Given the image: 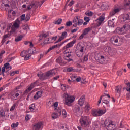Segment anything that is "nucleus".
Listing matches in <instances>:
<instances>
[{
  "label": "nucleus",
  "instance_id": "nucleus-39",
  "mask_svg": "<svg viewBox=\"0 0 130 130\" xmlns=\"http://www.w3.org/2000/svg\"><path fill=\"white\" fill-rule=\"evenodd\" d=\"M124 3L125 7H130V1L129 0H125Z\"/></svg>",
  "mask_w": 130,
  "mask_h": 130
},
{
  "label": "nucleus",
  "instance_id": "nucleus-36",
  "mask_svg": "<svg viewBox=\"0 0 130 130\" xmlns=\"http://www.w3.org/2000/svg\"><path fill=\"white\" fill-rule=\"evenodd\" d=\"M0 116H1V117H6V114H5V111L3 109H2L0 110Z\"/></svg>",
  "mask_w": 130,
  "mask_h": 130
},
{
  "label": "nucleus",
  "instance_id": "nucleus-14",
  "mask_svg": "<svg viewBox=\"0 0 130 130\" xmlns=\"http://www.w3.org/2000/svg\"><path fill=\"white\" fill-rule=\"evenodd\" d=\"M67 37H68V33L66 31L63 32L61 34V36L60 37L58 40L54 43L55 44L58 43V42H60V41L63 40L64 38H67Z\"/></svg>",
  "mask_w": 130,
  "mask_h": 130
},
{
  "label": "nucleus",
  "instance_id": "nucleus-3",
  "mask_svg": "<svg viewBox=\"0 0 130 130\" xmlns=\"http://www.w3.org/2000/svg\"><path fill=\"white\" fill-rule=\"evenodd\" d=\"M104 97L103 100H102V98ZM109 98H110V95H109V94H103V95H102L100 97V100H99L98 101V103L99 104H100V103H101V100H102V102L103 103V104H105V105H104V108L106 109V108H109L110 105H109Z\"/></svg>",
  "mask_w": 130,
  "mask_h": 130
},
{
  "label": "nucleus",
  "instance_id": "nucleus-59",
  "mask_svg": "<svg viewBox=\"0 0 130 130\" xmlns=\"http://www.w3.org/2000/svg\"><path fill=\"white\" fill-rule=\"evenodd\" d=\"M61 110V112H62V114L63 116H66L67 115V112L66 111V110Z\"/></svg>",
  "mask_w": 130,
  "mask_h": 130
},
{
  "label": "nucleus",
  "instance_id": "nucleus-52",
  "mask_svg": "<svg viewBox=\"0 0 130 130\" xmlns=\"http://www.w3.org/2000/svg\"><path fill=\"white\" fill-rule=\"evenodd\" d=\"M73 25V23L71 21H68L66 22V25L67 27H70Z\"/></svg>",
  "mask_w": 130,
  "mask_h": 130
},
{
  "label": "nucleus",
  "instance_id": "nucleus-21",
  "mask_svg": "<svg viewBox=\"0 0 130 130\" xmlns=\"http://www.w3.org/2000/svg\"><path fill=\"white\" fill-rule=\"evenodd\" d=\"M56 62H58V63H59L60 66H64L66 64V62H64V61L62 60L61 58V57L59 56L58 57L56 60Z\"/></svg>",
  "mask_w": 130,
  "mask_h": 130
},
{
  "label": "nucleus",
  "instance_id": "nucleus-56",
  "mask_svg": "<svg viewBox=\"0 0 130 130\" xmlns=\"http://www.w3.org/2000/svg\"><path fill=\"white\" fill-rule=\"evenodd\" d=\"M26 15L25 14H22L21 16H20V21H24L25 20V17Z\"/></svg>",
  "mask_w": 130,
  "mask_h": 130
},
{
  "label": "nucleus",
  "instance_id": "nucleus-26",
  "mask_svg": "<svg viewBox=\"0 0 130 130\" xmlns=\"http://www.w3.org/2000/svg\"><path fill=\"white\" fill-rule=\"evenodd\" d=\"M58 45H59L58 44L55 45L52 47H50L49 49L46 52H45V54H47L48 52H49L50 51H51V50H52L53 49H54V48H57V47H59Z\"/></svg>",
  "mask_w": 130,
  "mask_h": 130
},
{
  "label": "nucleus",
  "instance_id": "nucleus-44",
  "mask_svg": "<svg viewBox=\"0 0 130 130\" xmlns=\"http://www.w3.org/2000/svg\"><path fill=\"white\" fill-rule=\"evenodd\" d=\"M80 19V16H76L75 17H74V19H73V23H77V22H78L79 21Z\"/></svg>",
  "mask_w": 130,
  "mask_h": 130
},
{
  "label": "nucleus",
  "instance_id": "nucleus-45",
  "mask_svg": "<svg viewBox=\"0 0 130 130\" xmlns=\"http://www.w3.org/2000/svg\"><path fill=\"white\" fill-rule=\"evenodd\" d=\"M125 84H126V85H127V87L126 88V90L128 92H130V83H129V82H128V83L125 82Z\"/></svg>",
  "mask_w": 130,
  "mask_h": 130
},
{
  "label": "nucleus",
  "instance_id": "nucleus-61",
  "mask_svg": "<svg viewBox=\"0 0 130 130\" xmlns=\"http://www.w3.org/2000/svg\"><path fill=\"white\" fill-rule=\"evenodd\" d=\"M20 93H21V91H16L15 93V97H19V96H20Z\"/></svg>",
  "mask_w": 130,
  "mask_h": 130
},
{
  "label": "nucleus",
  "instance_id": "nucleus-42",
  "mask_svg": "<svg viewBox=\"0 0 130 130\" xmlns=\"http://www.w3.org/2000/svg\"><path fill=\"white\" fill-rule=\"evenodd\" d=\"M78 77V75L77 74H73L71 76V79L72 80V81H76V79H77V77Z\"/></svg>",
  "mask_w": 130,
  "mask_h": 130
},
{
  "label": "nucleus",
  "instance_id": "nucleus-13",
  "mask_svg": "<svg viewBox=\"0 0 130 130\" xmlns=\"http://www.w3.org/2000/svg\"><path fill=\"white\" fill-rule=\"evenodd\" d=\"M57 39V36L50 37L48 39L45 40V43H52Z\"/></svg>",
  "mask_w": 130,
  "mask_h": 130
},
{
  "label": "nucleus",
  "instance_id": "nucleus-53",
  "mask_svg": "<svg viewBox=\"0 0 130 130\" xmlns=\"http://www.w3.org/2000/svg\"><path fill=\"white\" fill-rule=\"evenodd\" d=\"M15 108H16V104H14L11 107L10 111H13V110H15Z\"/></svg>",
  "mask_w": 130,
  "mask_h": 130
},
{
  "label": "nucleus",
  "instance_id": "nucleus-35",
  "mask_svg": "<svg viewBox=\"0 0 130 130\" xmlns=\"http://www.w3.org/2000/svg\"><path fill=\"white\" fill-rule=\"evenodd\" d=\"M116 93H118V94H119V93H120V91H121V86H118L116 87Z\"/></svg>",
  "mask_w": 130,
  "mask_h": 130
},
{
  "label": "nucleus",
  "instance_id": "nucleus-9",
  "mask_svg": "<svg viewBox=\"0 0 130 130\" xmlns=\"http://www.w3.org/2000/svg\"><path fill=\"white\" fill-rule=\"evenodd\" d=\"M104 50L105 52H108L111 56H114L116 54V49L111 48L110 46H105Z\"/></svg>",
  "mask_w": 130,
  "mask_h": 130
},
{
  "label": "nucleus",
  "instance_id": "nucleus-55",
  "mask_svg": "<svg viewBox=\"0 0 130 130\" xmlns=\"http://www.w3.org/2000/svg\"><path fill=\"white\" fill-rule=\"evenodd\" d=\"M48 36V32L47 33H43L42 34V37L43 38H46Z\"/></svg>",
  "mask_w": 130,
  "mask_h": 130
},
{
  "label": "nucleus",
  "instance_id": "nucleus-57",
  "mask_svg": "<svg viewBox=\"0 0 130 130\" xmlns=\"http://www.w3.org/2000/svg\"><path fill=\"white\" fill-rule=\"evenodd\" d=\"M25 19V21H26V22H28V21L30 20V15L29 14L26 15Z\"/></svg>",
  "mask_w": 130,
  "mask_h": 130
},
{
  "label": "nucleus",
  "instance_id": "nucleus-24",
  "mask_svg": "<svg viewBox=\"0 0 130 130\" xmlns=\"http://www.w3.org/2000/svg\"><path fill=\"white\" fill-rule=\"evenodd\" d=\"M91 113L93 116H95L96 117H97V116H99L98 109H92Z\"/></svg>",
  "mask_w": 130,
  "mask_h": 130
},
{
  "label": "nucleus",
  "instance_id": "nucleus-4",
  "mask_svg": "<svg viewBox=\"0 0 130 130\" xmlns=\"http://www.w3.org/2000/svg\"><path fill=\"white\" fill-rule=\"evenodd\" d=\"M110 42L112 43L113 45L120 46V45H122L123 39L122 38L118 36H115L111 38Z\"/></svg>",
  "mask_w": 130,
  "mask_h": 130
},
{
  "label": "nucleus",
  "instance_id": "nucleus-63",
  "mask_svg": "<svg viewBox=\"0 0 130 130\" xmlns=\"http://www.w3.org/2000/svg\"><path fill=\"white\" fill-rule=\"evenodd\" d=\"M16 29H17V28L15 27L14 25H12L11 27V32H15V31H16Z\"/></svg>",
  "mask_w": 130,
  "mask_h": 130
},
{
  "label": "nucleus",
  "instance_id": "nucleus-23",
  "mask_svg": "<svg viewBox=\"0 0 130 130\" xmlns=\"http://www.w3.org/2000/svg\"><path fill=\"white\" fill-rule=\"evenodd\" d=\"M130 29V26L128 24H125L123 26L122 28L120 29V31L122 32V31H127L128 30H129Z\"/></svg>",
  "mask_w": 130,
  "mask_h": 130
},
{
  "label": "nucleus",
  "instance_id": "nucleus-29",
  "mask_svg": "<svg viewBox=\"0 0 130 130\" xmlns=\"http://www.w3.org/2000/svg\"><path fill=\"white\" fill-rule=\"evenodd\" d=\"M114 23H115L114 21L109 20L108 21V25L109 27H112L113 28V27H114Z\"/></svg>",
  "mask_w": 130,
  "mask_h": 130
},
{
  "label": "nucleus",
  "instance_id": "nucleus-11",
  "mask_svg": "<svg viewBox=\"0 0 130 130\" xmlns=\"http://www.w3.org/2000/svg\"><path fill=\"white\" fill-rule=\"evenodd\" d=\"M37 84H38V81H36L34 83H32L30 84V86L28 87L26 90H25L24 94H28V93H29V92H30L31 90H32L34 88H35V87L37 86Z\"/></svg>",
  "mask_w": 130,
  "mask_h": 130
},
{
  "label": "nucleus",
  "instance_id": "nucleus-28",
  "mask_svg": "<svg viewBox=\"0 0 130 130\" xmlns=\"http://www.w3.org/2000/svg\"><path fill=\"white\" fill-rule=\"evenodd\" d=\"M98 111L99 113V116H101L106 112V110L98 109Z\"/></svg>",
  "mask_w": 130,
  "mask_h": 130
},
{
  "label": "nucleus",
  "instance_id": "nucleus-12",
  "mask_svg": "<svg viewBox=\"0 0 130 130\" xmlns=\"http://www.w3.org/2000/svg\"><path fill=\"white\" fill-rule=\"evenodd\" d=\"M42 127H43V123L42 122H38L34 125L33 130H40Z\"/></svg>",
  "mask_w": 130,
  "mask_h": 130
},
{
  "label": "nucleus",
  "instance_id": "nucleus-19",
  "mask_svg": "<svg viewBox=\"0 0 130 130\" xmlns=\"http://www.w3.org/2000/svg\"><path fill=\"white\" fill-rule=\"evenodd\" d=\"M42 91L40 90L36 92V94L34 96V99L37 100L39 98H40L42 96Z\"/></svg>",
  "mask_w": 130,
  "mask_h": 130
},
{
  "label": "nucleus",
  "instance_id": "nucleus-37",
  "mask_svg": "<svg viewBox=\"0 0 130 130\" xmlns=\"http://www.w3.org/2000/svg\"><path fill=\"white\" fill-rule=\"evenodd\" d=\"M85 109L86 111H87V112L89 111V110L91 109V107H90V104H89L88 103L86 104L85 107Z\"/></svg>",
  "mask_w": 130,
  "mask_h": 130
},
{
  "label": "nucleus",
  "instance_id": "nucleus-1",
  "mask_svg": "<svg viewBox=\"0 0 130 130\" xmlns=\"http://www.w3.org/2000/svg\"><path fill=\"white\" fill-rule=\"evenodd\" d=\"M76 43V40H73L71 42L68 43L63 48L64 53V59L67 61H72L73 60V53L69 52V48L73 47L74 44Z\"/></svg>",
  "mask_w": 130,
  "mask_h": 130
},
{
  "label": "nucleus",
  "instance_id": "nucleus-8",
  "mask_svg": "<svg viewBox=\"0 0 130 130\" xmlns=\"http://www.w3.org/2000/svg\"><path fill=\"white\" fill-rule=\"evenodd\" d=\"M104 125L107 130H115L116 128L114 122L108 119L105 120Z\"/></svg>",
  "mask_w": 130,
  "mask_h": 130
},
{
  "label": "nucleus",
  "instance_id": "nucleus-62",
  "mask_svg": "<svg viewBox=\"0 0 130 130\" xmlns=\"http://www.w3.org/2000/svg\"><path fill=\"white\" fill-rule=\"evenodd\" d=\"M78 30H79V27H77L76 28H75V29L72 30L71 32L75 33V32H77V31H78Z\"/></svg>",
  "mask_w": 130,
  "mask_h": 130
},
{
  "label": "nucleus",
  "instance_id": "nucleus-6",
  "mask_svg": "<svg viewBox=\"0 0 130 130\" xmlns=\"http://www.w3.org/2000/svg\"><path fill=\"white\" fill-rule=\"evenodd\" d=\"M63 97L65 98V104L68 106H71V103L75 101V97L68 94V93H64Z\"/></svg>",
  "mask_w": 130,
  "mask_h": 130
},
{
  "label": "nucleus",
  "instance_id": "nucleus-33",
  "mask_svg": "<svg viewBox=\"0 0 130 130\" xmlns=\"http://www.w3.org/2000/svg\"><path fill=\"white\" fill-rule=\"evenodd\" d=\"M31 54L27 53L25 57H24V60H29L31 58Z\"/></svg>",
  "mask_w": 130,
  "mask_h": 130
},
{
  "label": "nucleus",
  "instance_id": "nucleus-31",
  "mask_svg": "<svg viewBox=\"0 0 130 130\" xmlns=\"http://www.w3.org/2000/svg\"><path fill=\"white\" fill-rule=\"evenodd\" d=\"M62 22V19H58L57 20L55 21L54 22V24H55V25H60Z\"/></svg>",
  "mask_w": 130,
  "mask_h": 130
},
{
  "label": "nucleus",
  "instance_id": "nucleus-38",
  "mask_svg": "<svg viewBox=\"0 0 130 130\" xmlns=\"http://www.w3.org/2000/svg\"><path fill=\"white\" fill-rule=\"evenodd\" d=\"M90 28H85L83 32V35H87L89 32H90Z\"/></svg>",
  "mask_w": 130,
  "mask_h": 130
},
{
  "label": "nucleus",
  "instance_id": "nucleus-40",
  "mask_svg": "<svg viewBox=\"0 0 130 130\" xmlns=\"http://www.w3.org/2000/svg\"><path fill=\"white\" fill-rule=\"evenodd\" d=\"M83 23H84V20L79 18V20L77 22V25L78 26H81L83 25Z\"/></svg>",
  "mask_w": 130,
  "mask_h": 130
},
{
  "label": "nucleus",
  "instance_id": "nucleus-49",
  "mask_svg": "<svg viewBox=\"0 0 130 130\" xmlns=\"http://www.w3.org/2000/svg\"><path fill=\"white\" fill-rule=\"evenodd\" d=\"M69 41V39H67L65 41L62 42L60 44H58L59 47H60V46H62L66 42H68Z\"/></svg>",
  "mask_w": 130,
  "mask_h": 130
},
{
  "label": "nucleus",
  "instance_id": "nucleus-48",
  "mask_svg": "<svg viewBox=\"0 0 130 130\" xmlns=\"http://www.w3.org/2000/svg\"><path fill=\"white\" fill-rule=\"evenodd\" d=\"M67 72H76V70L74 69L73 67H69L67 68Z\"/></svg>",
  "mask_w": 130,
  "mask_h": 130
},
{
  "label": "nucleus",
  "instance_id": "nucleus-22",
  "mask_svg": "<svg viewBox=\"0 0 130 130\" xmlns=\"http://www.w3.org/2000/svg\"><path fill=\"white\" fill-rule=\"evenodd\" d=\"M103 21H104V17L103 16H100L98 19V26H101L102 23L103 22Z\"/></svg>",
  "mask_w": 130,
  "mask_h": 130
},
{
  "label": "nucleus",
  "instance_id": "nucleus-27",
  "mask_svg": "<svg viewBox=\"0 0 130 130\" xmlns=\"http://www.w3.org/2000/svg\"><path fill=\"white\" fill-rule=\"evenodd\" d=\"M20 20L19 19H17L13 25V27L18 29V28L20 27Z\"/></svg>",
  "mask_w": 130,
  "mask_h": 130
},
{
  "label": "nucleus",
  "instance_id": "nucleus-18",
  "mask_svg": "<svg viewBox=\"0 0 130 130\" xmlns=\"http://www.w3.org/2000/svg\"><path fill=\"white\" fill-rule=\"evenodd\" d=\"M129 20H130V17L128 14L123 15L121 18V22H125V21H128Z\"/></svg>",
  "mask_w": 130,
  "mask_h": 130
},
{
  "label": "nucleus",
  "instance_id": "nucleus-43",
  "mask_svg": "<svg viewBox=\"0 0 130 130\" xmlns=\"http://www.w3.org/2000/svg\"><path fill=\"white\" fill-rule=\"evenodd\" d=\"M85 15H86V16H88L89 17H92V16H93V12L87 11L85 12Z\"/></svg>",
  "mask_w": 130,
  "mask_h": 130
},
{
  "label": "nucleus",
  "instance_id": "nucleus-54",
  "mask_svg": "<svg viewBox=\"0 0 130 130\" xmlns=\"http://www.w3.org/2000/svg\"><path fill=\"white\" fill-rule=\"evenodd\" d=\"M31 117V115H26L25 116V120H26V121H28V120H29V119H30Z\"/></svg>",
  "mask_w": 130,
  "mask_h": 130
},
{
  "label": "nucleus",
  "instance_id": "nucleus-15",
  "mask_svg": "<svg viewBox=\"0 0 130 130\" xmlns=\"http://www.w3.org/2000/svg\"><path fill=\"white\" fill-rule=\"evenodd\" d=\"M120 11V9L115 8L111 11L110 13V16L111 17H113V16L116 15V14H118V13H119Z\"/></svg>",
  "mask_w": 130,
  "mask_h": 130
},
{
  "label": "nucleus",
  "instance_id": "nucleus-7",
  "mask_svg": "<svg viewBox=\"0 0 130 130\" xmlns=\"http://www.w3.org/2000/svg\"><path fill=\"white\" fill-rule=\"evenodd\" d=\"M85 47L81 45L77 46L75 49V53L78 57H82L85 54Z\"/></svg>",
  "mask_w": 130,
  "mask_h": 130
},
{
  "label": "nucleus",
  "instance_id": "nucleus-51",
  "mask_svg": "<svg viewBox=\"0 0 130 130\" xmlns=\"http://www.w3.org/2000/svg\"><path fill=\"white\" fill-rule=\"evenodd\" d=\"M84 20L85 22H87L88 23H89V22H90V17L85 16L84 18Z\"/></svg>",
  "mask_w": 130,
  "mask_h": 130
},
{
  "label": "nucleus",
  "instance_id": "nucleus-16",
  "mask_svg": "<svg viewBox=\"0 0 130 130\" xmlns=\"http://www.w3.org/2000/svg\"><path fill=\"white\" fill-rule=\"evenodd\" d=\"M57 113H53L52 114V117L54 119H55L58 117V116H60L61 115V110L60 109H57Z\"/></svg>",
  "mask_w": 130,
  "mask_h": 130
},
{
  "label": "nucleus",
  "instance_id": "nucleus-41",
  "mask_svg": "<svg viewBox=\"0 0 130 130\" xmlns=\"http://www.w3.org/2000/svg\"><path fill=\"white\" fill-rule=\"evenodd\" d=\"M23 38V36H18L16 39H15V41L16 42H18L19 41H21L22 40V39Z\"/></svg>",
  "mask_w": 130,
  "mask_h": 130
},
{
  "label": "nucleus",
  "instance_id": "nucleus-58",
  "mask_svg": "<svg viewBox=\"0 0 130 130\" xmlns=\"http://www.w3.org/2000/svg\"><path fill=\"white\" fill-rule=\"evenodd\" d=\"M103 7H104V9H105V10L108 9V8H109V6H108V5L105 4V3H104L103 4Z\"/></svg>",
  "mask_w": 130,
  "mask_h": 130
},
{
  "label": "nucleus",
  "instance_id": "nucleus-10",
  "mask_svg": "<svg viewBox=\"0 0 130 130\" xmlns=\"http://www.w3.org/2000/svg\"><path fill=\"white\" fill-rule=\"evenodd\" d=\"M95 59L102 64L104 63V61L106 60V55L98 54L95 56Z\"/></svg>",
  "mask_w": 130,
  "mask_h": 130
},
{
  "label": "nucleus",
  "instance_id": "nucleus-60",
  "mask_svg": "<svg viewBox=\"0 0 130 130\" xmlns=\"http://www.w3.org/2000/svg\"><path fill=\"white\" fill-rule=\"evenodd\" d=\"M4 53H6V52L4 50L1 51V52L0 53V59H2V58H3V54H4Z\"/></svg>",
  "mask_w": 130,
  "mask_h": 130
},
{
  "label": "nucleus",
  "instance_id": "nucleus-34",
  "mask_svg": "<svg viewBox=\"0 0 130 130\" xmlns=\"http://www.w3.org/2000/svg\"><path fill=\"white\" fill-rule=\"evenodd\" d=\"M28 54V51H23L21 52L20 55L22 56V57H25L26 55Z\"/></svg>",
  "mask_w": 130,
  "mask_h": 130
},
{
  "label": "nucleus",
  "instance_id": "nucleus-2",
  "mask_svg": "<svg viewBox=\"0 0 130 130\" xmlns=\"http://www.w3.org/2000/svg\"><path fill=\"white\" fill-rule=\"evenodd\" d=\"M56 73V70L53 69L47 72L45 74H38L37 76L40 78V80H46L52 76H54Z\"/></svg>",
  "mask_w": 130,
  "mask_h": 130
},
{
  "label": "nucleus",
  "instance_id": "nucleus-46",
  "mask_svg": "<svg viewBox=\"0 0 130 130\" xmlns=\"http://www.w3.org/2000/svg\"><path fill=\"white\" fill-rule=\"evenodd\" d=\"M35 6V4L34 3H31V4H30L29 5H28L27 6V10L29 11L30 10H31V9H32V8H33V6Z\"/></svg>",
  "mask_w": 130,
  "mask_h": 130
},
{
  "label": "nucleus",
  "instance_id": "nucleus-47",
  "mask_svg": "<svg viewBox=\"0 0 130 130\" xmlns=\"http://www.w3.org/2000/svg\"><path fill=\"white\" fill-rule=\"evenodd\" d=\"M19 125V123L17 122L16 123H13L11 124V127L12 128H15V127H17Z\"/></svg>",
  "mask_w": 130,
  "mask_h": 130
},
{
  "label": "nucleus",
  "instance_id": "nucleus-5",
  "mask_svg": "<svg viewBox=\"0 0 130 130\" xmlns=\"http://www.w3.org/2000/svg\"><path fill=\"white\" fill-rule=\"evenodd\" d=\"M79 123L82 128L87 127L90 124V119L87 116H82L79 120Z\"/></svg>",
  "mask_w": 130,
  "mask_h": 130
},
{
  "label": "nucleus",
  "instance_id": "nucleus-20",
  "mask_svg": "<svg viewBox=\"0 0 130 130\" xmlns=\"http://www.w3.org/2000/svg\"><path fill=\"white\" fill-rule=\"evenodd\" d=\"M81 108L80 106L76 105L74 108L73 111L75 114H81Z\"/></svg>",
  "mask_w": 130,
  "mask_h": 130
},
{
  "label": "nucleus",
  "instance_id": "nucleus-50",
  "mask_svg": "<svg viewBox=\"0 0 130 130\" xmlns=\"http://www.w3.org/2000/svg\"><path fill=\"white\" fill-rule=\"evenodd\" d=\"M52 106L54 108V109H56V107L58 106V102H56L53 104Z\"/></svg>",
  "mask_w": 130,
  "mask_h": 130
},
{
  "label": "nucleus",
  "instance_id": "nucleus-17",
  "mask_svg": "<svg viewBox=\"0 0 130 130\" xmlns=\"http://www.w3.org/2000/svg\"><path fill=\"white\" fill-rule=\"evenodd\" d=\"M85 95L81 96L78 100V104L80 105V106H83L84 103H85Z\"/></svg>",
  "mask_w": 130,
  "mask_h": 130
},
{
  "label": "nucleus",
  "instance_id": "nucleus-30",
  "mask_svg": "<svg viewBox=\"0 0 130 130\" xmlns=\"http://www.w3.org/2000/svg\"><path fill=\"white\" fill-rule=\"evenodd\" d=\"M3 67L6 69L12 70V66H10V63H5Z\"/></svg>",
  "mask_w": 130,
  "mask_h": 130
},
{
  "label": "nucleus",
  "instance_id": "nucleus-25",
  "mask_svg": "<svg viewBox=\"0 0 130 130\" xmlns=\"http://www.w3.org/2000/svg\"><path fill=\"white\" fill-rule=\"evenodd\" d=\"M9 37H10V34L5 35L3 36V38L2 40L1 43L2 44H4V43H5V42H6V41H7V40H8V38H9Z\"/></svg>",
  "mask_w": 130,
  "mask_h": 130
},
{
  "label": "nucleus",
  "instance_id": "nucleus-32",
  "mask_svg": "<svg viewBox=\"0 0 130 130\" xmlns=\"http://www.w3.org/2000/svg\"><path fill=\"white\" fill-rule=\"evenodd\" d=\"M29 109L30 111H33V110H35L36 109V107H35V104H32L31 105L29 106Z\"/></svg>",
  "mask_w": 130,
  "mask_h": 130
},
{
  "label": "nucleus",
  "instance_id": "nucleus-64",
  "mask_svg": "<svg viewBox=\"0 0 130 130\" xmlns=\"http://www.w3.org/2000/svg\"><path fill=\"white\" fill-rule=\"evenodd\" d=\"M83 61H88V55L84 56L83 58Z\"/></svg>",
  "mask_w": 130,
  "mask_h": 130
}]
</instances>
